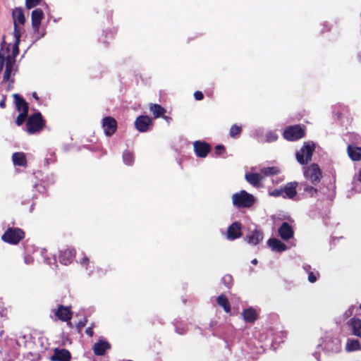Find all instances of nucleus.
Returning a JSON list of instances; mask_svg holds the SVG:
<instances>
[{"label":"nucleus","instance_id":"cd10ccee","mask_svg":"<svg viewBox=\"0 0 361 361\" xmlns=\"http://www.w3.org/2000/svg\"><path fill=\"white\" fill-rule=\"evenodd\" d=\"M102 126L106 135L111 136L113 134V118L111 117L104 118Z\"/></svg>","mask_w":361,"mask_h":361},{"label":"nucleus","instance_id":"79ce46f5","mask_svg":"<svg viewBox=\"0 0 361 361\" xmlns=\"http://www.w3.org/2000/svg\"><path fill=\"white\" fill-rule=\"evenodd\" d=\"M86 323H87V319H84V320L80 321L78 323L77 328L79 331L86 325Z\"/></svg>","mask_w":361,"mask_h":361},{"label":"nucleus","instance_id":"412c9836","mask_svg":"<svg viewBox=\"0 0 361 361\" xmlns=\"http://www.w3.org/2000/svg\"><path fill=\"white\" fill-rule=\"evenodd\" d=\"M15 60L10 56H8L6 60V68L3 76V82L9 80L11 73L13 69Z\"/></svg>","mask_w":361,"mask_h":361},{"label":"nucleus","instance_id":"37998d69","mask_svg":"<svg viewBox=\"0 0 361 361\" xmlns=\"http://www.w3.org/2000/svg\"><path fill=\"white\" fill-rule=\"evenodd\" d=\"M18 44L19 43H17V41L16 40L15 44L13 46V51L14 57L18 54Z\"/></svg>","mask_w":361,"mask_h":361},{"label":"nucleus","instance_id":"f03ea898","mask_svg":"<svg viewBox=\"0 0 361 361\" xmlns=\"http://www.w3.org/2000/svg\"><path fill=\"white\" fill-rule=\"evenodd\" d=\"M283 137L288 141H295L305 135V129L300 125L288 126L283 131Z\"/></svg>","mask_w":361,"mask_h":361},{"label":"nucleus","instance_id":"39448f33","mask_svg":"<svg viewBox=\"0 0 361 361\" xmlns=\"http://www.w3.org/2000/svg\"><path fill=\"white\" fill-rule=\"evenodd\" d=\"M13 18L14 21V37L16 38L17 43L20 42V28L18 25H24L25 22V16L20 8H16L13 11Z\"/></svg>","mask_w":361,"mask_h":361},{"label":"nucleus","instance_id":"72a5a7b5","mask_svg":"<svg viewBox=\"0 0 361 361\" xmlns=\"http://www.w3.org/2000/svg\"><path fill=\"white\" fill-rule=\"evenodd\" d=\"M242 132V127L237 125L231 126L229 130V135L232 138H238Z\"/></svg>","mask_w":361,"mask_h":361},{"label":"nucleus","instance_id":"4be33fe9","mask_svg":"<svg viewBox=\"0 0 361 361\" xmlns=\"http://www.w3.org/2000/svg\"><path fill=\"white\" fill-rule=\"evenodd\" d=\"M243 319L247 323H254L257 319V314L254 308H247L243 311Z\"/></svg>","mask_w":361,"mask_h":361},{"label":"nucleus","instance_id":"49530a36","mask_svg":"<svg viewBox=\"0 0 361 361\" xmlns=\"http://www.w3.org/2000/svg\"><path fill=\"white\" fill-rule=\"evenodd\" d=\"M4 63V56L0 55V71L2 70Z\"/></svg>","mask_w":361,"mask_h":361},{"label":"nucleus","instance_id":"0eeeda50","mask_svg":"<svg viewBox=\"0 0 361 361\" xmlns=\"http://www.w3.org/2000/svg\"><path fill=\"white\" fill-rule=\"evenodd\" d=\"M24 237L23 231L20 228H9L2 235V240L12 244H17Z\"/></svg>","mask_w":361,"mask_h":361},{"label":"nucleus","instance_id":"c03bdc74","mask_svg":"<svg viewBox=\"0 0 361 361\" xmlns=\"http://www.w3.org/2000/svg\"><path fill=\"white\" fill-rule=\"evenodd\" d=\"M92 328L93 326H90V327H88L86 331H85V333L87 334V335H88L89 336H92L93 335V330H92Z\"/></svg>","mask_w":361,"mask_h":361},{"label":"nucleus","instance_id":"bb28decb","mask_svg":"<svg viewBox=\"0 0 361 361\" xmlns=\"http://www.w3.org/2000/svg\"><path fill=\"white\" fill-rule=\"evenodd\" d=\"M216 302L219 306L223 307L224 310L226 313L231 312V305L227 297L225 295L221 294L219 295L216 298Z\"/></svg>","mask_w":361,"mask_h":361},{"label":"nucleus","instance_id":"2f4dec72","mask_svg":"<svg viewBox=\"0 0 361 361\" xmlns=\"http://www.w3.org/2000/svg\"><path fill=\"white\" fill-rule=\"evenodd\" d=\"M123 160L125 164L132 166L135 161L134 153L129 150H125L123 153Z\"/></svg>","mask_w":361,"mask_h":361},{"label":"nucleus","instance_id":"6ab92c4d","mask_svg":"<svg viewBox=\"0 0 361 361\" xmlns=\"http://www.w3.org/2000/svg\"><path fill=\"white\" fill-rule=\"evenodd\" d=\"M245 180L252 185L255 188H259L261 186L260 182L263 177L257 173H246L245 176Z\"/></svg>","mask_w":361,"mask_h":361},{"label":"nucleus","instance_id":"4d7b16f0","mask_svg":"<svg viewBox=\"0 0 361 361\" xmlns=\"http://www.w3.org/2000/svg\"><path fill=\"white\" fill-rule=\"evenodd\" d=\"M360 310H361V304H360Z\"/></svg>","mask_w":361,"mask_h":361},{"label":"nucleus","instance_id":"7ed1b4c3","mask_svg":"<svg viewBox=\"0 0 361 361\" xmlns=\"http://www.w3.org/2000/svg\"><path fill=\"white\" fill-rule=\"evenodd\" d=\"M315 145L313 142H307L296 153V159L298 163L302 165L308 164L311 159L314 150Z\"/></svg>","mask_w":361,"mask_h":361},{"label":"nucleus","instance_id":"aec40b11","mask_svg":"<svg viewBox=\"0 0 361 361\" xmlns=\"http://www.w3.org/2000/svg\"><path fill=\"white\" fill-rule=\"evenodd\" d=\"M111 345L104 341H99L93 345V351L97 355H103L105 351L110 349Z\"/></svg>","mask_w":361,"mask_h":361},{"label":"nucleus","instance_id":"4c0bfd02","mask_svg":"<svg viewBox=\"0 0 361 361\" xmlns=\"http://www.w3.org/2000/svg\"><path fill=\"white\" fill-rule=\"evenodd\" d=\"M27 112H21L20 113V114L18 116V117L16 118V123L18 126H21L23 122L25 121V119L27 116Z\"/></svg>","mask_w":361,"mask_h":361},{"label":"nucleus","instance_id":"a18cd8bd","mask_svg":"<svg viewBox=\"0 0 361 361\" xmlns=\"http://www.w3.org/2000/svg\"><path fill=\"white\" fill-rule=\"evenodd\" d=\"M6 106V96H2V99L0 101V107L4 108Z\"/></svg>","mask_w":361,"mask_h":361},{"label":"nucleus","instance_id":"ddd939ff","mask_svg":"<svg viewBox=\"0 0 361 361\" xmlns=\"http://www.w3.org/2000/svg\"><path fill=\"white\" fill-rule=\"evenodd\" d=\"M279 236L284 240H288L294 234L293 228L287 222H283L278 230Z\"/></svg>","mask_w":361,"mask_h":361},{"label":"nucleus","instance_id":"58836bf2","mask_svg":"<svg viewBox=\"0 0 361 361\" xmlns=\"http://www.w3.org/2000/svg\"><path fill=\"white\" fill-rule=\"evenodd\" d=\"M41 0H25V6L27 9H30L39 4Z\"/></svg>","mask_w":361,"mask_h":361},{"label":"nucleus","instance_id":"5fc2aeb1","mask_svg":"<svg viewBox=\"0 0 361 361\" xmlns=\"http://www.w3.org/2000/svg\"><path fill=\"white\" fill-rule=\"evenodd\" d=\"M178 333L179 334H183V333H182V330H180V331H178Z\"/></svg>","mask_w":361,"mask_h":361},{"label":"nucleus","instance_id":"6e6d98bb","mask_svg":"<svg viewBox=\"0 0 361 361\" xmlns=\"http://www.w3.org/2000/svg\"><path fill=\"white\" fill-rule=\"evenodd\" d=\"M178 333L179 334H183V333H182V330H180V331H178Z\"/></svg>","mask_w":361,"mask_h":361},{"label":"nucleus","instance_id":"e433bc0d","mask_svg":"<svg viewBox=\"0 0 361 361\" xmlns=\"http://www.w3.org/2000/svg\"><path fill=\"white\" fill-rule=\"evenodd\" d=\"M269 195L272 197H278L280 196L283 197V187L280 188H276L272 190H269Z\"/></svg>","mask_w":361,"mask_h":361},{"label":"nucleus","instance_id":"a878e982","mask_svg":"<svg viewBox=\"0 0 361 361\" xmlns=\"http://www.w3.org/2000/svg\"><path fill=\"white\" fill-rule=\"evenodd\" d=\"M350 324L353 329V334L357 337H361V319L353 317L350 320Z\"/></svg>","mask_w":361,"mask_h":361},{"label":"nucleus","instance_id":"ea45409f","mask_svg":"<svg viewBox=\"0 0 361 361\" xmlns=\"http://www.w3.org/2000/svg\"><path fill=\"white\" fill-rule=\"evenodd\" d=\"M225 152H226V148L224 145H217L215 147V153L216 155L220 156V155L223 154L224 153H225Z\"/></svg>","mask_w":361,"mask_h":361},{"label":"nucleus","instance_id":"864d4df0","mask_svg":"<svg viewBox=\"0 0 361 361\" xmlns=\"http://www.w3.org/2000/svg\"><path fill=\"white\" fill-rule=\"evenodd\" d=\"M114 132H115L116 130V127H117L116 121L115 119H114Z\"/></svg>","mask_w":361,"mask_h":361},{"label":"nucleus","instance_id":"4468645a","mask_svg":"<svg viewBox=\"0 0 361 361\" xmlns=\"http://www.w3.org/2000/svg\"><path fill=\"white\" fill-rule=\"evenodd\" d=\"M32 26L35 32H38L41 21L44 18V13L41 8L35 9L32 12Z\"/></svg>","mask_w":361,"mask_h":361},{"label":"nucleus","instance_id":"3c124183","mask_svg":"<svg viewBox=\"0 0 361 361\" xmlns=\"http://www.w3.org/2000/svg\"><path fill=\"white\" fill-rule=\"evenodd\" d=\"M358 180L361 183V168H360V170L359 174H358Z\"/></svg>","mask_w":361,"mask_h":361},{"label":"nucleus","instance_id":"c756f323","mask_svg":"<svg viewBox=\"0 0 361 361\" xmlns=\"http://www.w3.org/2000/svg\"><path fill=\"white\" fill-rule=\"evenodd\" d=\"M280 169L277 166H269L261 169L260 172L264 176H274L280 173Z\"/></svg>","mask_w":361,"mask_h":361},{"label":"nucleus","instance_id":"8fccbe9b","mask_svg":"<svg viewBox=\"0 0 361 361\" xmlns=\"http://www.w3.org/2000/svg\"><path fill=\"white\" fill-rule=\"evenodd\" d=\"M32 96H33V97H34L36 100H38V99H39V97H37V93H36V92H34V93L32 94Z\"/></svg>","mask_w":361,"mask_h":361},{"label":"nucleus","instance_id":"a19ab883","mask_svg":"<svg viewBox=\"0 0 361 361\" xmlns=\"http://www.w3.org/2000/svg\"><path fill=\"white\" fill-rule=\"evenodd\" d=\"M194 97L196 100L200 101L203 99L204 94L201 91H195L194 92Z\"/></svg>","mask_w":361,"mask_h":361},{"label":"nucleus","instance_id":"393cba45","mask_svg":"<svg viewBox=\"0 0 361 361\" xmlns=\"http://www.w3.org/2000/svg\"><path fill=\"white\" fill-rule=\"evenodd\" d=\"M13 97L15 99V103L18 111L20 113L24 111L28 112V106L25 101L18 94H14Z\"/></svg>","mask_w":361,"mask_h":361},{"label":"nucleus","instance_id":"f257e3e1","mask_svg":"<svg viewBox=\"0 0 361 361\" xmlns=\"http://www.w3.org/2000/svg\"><path fill=\"white\" fill-rule=\"evenodd\" d=\"M255 201L254 196L243 190L232 195L233 204L237 208H249L253 205Z\"/></svg>","mask_w":361,"mask_h":361},{"label":"nucleus","instance_id":"a211bd4d","mask_svg":"<svg viewBox=\"0 0 361 361\" xmlns=\"http://www.w3.org/2000/svg\"><path fill=\"white\" fill-rule=\"evenodd\" d=\"M75 255V251L72 249L67 248L60 252L59 260L63 264L67 265L72 261Z\"/></svg>","mask_w":361,"mask_h":361},{"label":"nucleus","instance_id":"f704fd0d","mask_svg":"<svg viewBox=\"0 0 361 361\" xmlns=\"http://www.w3.org/2000/svg\"><path fill=\"white\" fill-rule=\"evenodd\" d=\"M303 269L308 273V281L310 283L316 282L317 276L314 272L310 271L311 269V266L306 264L303 267Z\"/></svg>","mask_w":361,"mask_h":361},{"label":"nucleus","instance_id":"423d86ee","mask_svg":"<svg viewBox=\"0 0 361 361\" xmlns=\"http://www.w3.org/2000/svg\"><path fill=\"white\" fill-rule=\"evenodd\" d=\"M27 132L34 133L40 130L44 126V120L40 113H36L28 118L27 121Z\"/></svg>","mask_w":361,"mask_h":361},{"label":"nucleus","instance_id":"09e8293b","mask_svg":"<svg viewBox=\"0 0 361 361\" xmlns=\"http://www.w3.org/2000/svg\"><path fill=\"white\" fill-rule=\"evenodd\" d=\"M89 262V259L87 257H83L82 259L80 261V263L83 264L87 263Z\"/></svg>","mask_w":361,"mask_h":361},{"label":"nucleus","instance_id":"2eb2a0df","mask_svg":"<svg viewBox=\"0 0 361 361\" xmlns=\"http://www.w3.org/2000/svg\"><path fill=\"white\" fill-rule=\"evenodd\" d=\"M347 153L351 160L358 161L361 160V147L355 145H348L347 147Z\"/></svg>","mask_w":361,"mask_h":361},{"label":"nucleus","instance_id":"20e7f679","mask_svg":"<svg viewBox=\"0 0 361 361\" xmlns=\"http://www.w3.org/2000/svg\"><path fill=\"white\" fill-rule=\"evenodd\" d=\"M304 176L313 185H317L322 178V173L317 164H312L305 169Z\"/></svg>","mask_w":361,"mask_h":361},{"label":"nucleus","instance_id":"7c9ffc66","mask_svg":"<svg viewBox=\"0 0 361 361\" xmlns=\"http://www.w3.org/2000/svg\"><path fill=\"white\" fill-rule=\"evenodd\" d=\"M300 185L303 188V190L306 192L309 197H313L317 196L318 190L313 186L310 185L307 183H301Z\"/></svg>","mask_w":361,"mask_h":361},{"label":"nucleus","instance_id":"5701e85b","mask_svg":"<svg viewBox=\"0 0 361 361\" xmlns=\"http://www.w3.org/2000/svg\"><path fill=\"white\" fill-rule=\"evenodd\" d=\"M71 354L65 349L56 350L54 354L51 357L52 360L56 361H70Z\"/></svg>","mask_w":361,"mask_h":361},{"label":"nucleus","instance_id":"473e14b6","mask_svg":"<svg viewBox=\"0 0 361 361\" xmlns=\"http://www.w3.org/2000/svg\"><path fill=\"white\" fill-rule=\"evenodd\" d=\"M360 348V344L358 340L349 339L347 341L346 349L348 351H355Z\"/></svg>","mask_w":361,"mask_h":361},{"label":"nucleus","instance_id":"6e6552de","mask_svg":"<svg viewBox=\"0 0 361 361\" xmlns=\"http://www.w3.org/2000/svg\"><path fill=\"white\" fill-rule=\"evenodd\" d=\"M153 126L152 119L148 116L141 115L135 121V127L140 133H145Z\"/></svg>","mask_w":361,"mask_h":361},{"label":"nucleus","instance_id":"de8ad7c7","mask_svg":"<svg viewBox=\"0 0 361 361\" xmlns=\"http://www.w3.org/2000/svg\"><path fill=\"white\" fill-rule=\"evenodd\" d=\"M161 117L163 118L167 123H170L172 121L171 117L165 116L164 114L163 116H161Z\"/></svg>","mask_w":361,"mask_h":361},{"label":"nucleus","instance_id":"f8f14e48","mask_svg":"<svg viewBox=\"0 0 361 361\" xmlns=\"http://www.w3.org/2000/svg\"><path fill=\"white\" fill-rule=\"evenodd\" d=\"M299 183L297 181L288 182L283 187V198L293 199L297 195V188Z\"/></svg>","mask_w":361,"mask_h":361},{"label":"nucleus","instance_id":"f3484780","mask_svg":"<svg viewBox=\"0 0 361 361\" xmlns=\"http://www.w3.org/2000/svg\"><path fill=\"white\" fill-rule=\"evenodd\" d=\"M268 245L271 248L272 250L276 252H283L287 250V246L285 243L281 242L280 240L272 238L268 240Z\"/></svg>","mask_w":361,"mask_h":361},{"label":"nucleus","instance_id":"dca6fc26","mask_svg":"<svg viewBox=\"0 0 361 361\" xmlns=\"http://www.w3.org/2000/svg\"><path fill=\"white\" fill-rule=\"evenodd\" d=\"M245 240L247 243L256 245L263 240V233L261 231L255 229L250 235L245 237Z\"/></svg>","mask_w":361,"mask_h":361},{"label":"nucleus","instance_id":"9d476101","mask_svg":"<svg viewBox=\"0 0 361 361\" xmlns=\"http://www.w3.org/2000/svg\"><path fill=\"white\" fill-rule=\"evenodd\" d=\"M242 224L235 221L227 228V238L230 240H235L242 235Z\"/></svg>","mask_w":361,"mask_h":361},{"label":"nucleus","instance_id":"b1692460","mask_svg":"<svg viewBox=\"0 0 361 361\" xmlns=\"http://www.w3.org/2000/svg\"><path fill=\"white\" fill-rule=\"evenodd\" d=\"M149 111L153 114L154 118H160L166 114L165 108L158 104H151L149 105Z\"/></svg>","mask_w":361,"mask_h":361},{"label":"nucleus","instance_id":"c9c22d12","mask_svg":"<svg viewBox=\"0 0 361 361\" xmlns=\"http://www.w3.org/2000/svg\"><path fill=\"white\" fill-rule=\"evenodd\" d=\"M221 281L226 288H230L233 284V277L230 274H226L222 277Z\"/></svg>","mask_w":361,"mask_h":361},{"label":"nucleus","instance_id":"c85d7f7f","mask_svg":"<svg viewBox=\"0 0 361 361\" xmlns=\"http://www.w3.org/2000/svg\"><path fill=\"white\" fill-rule=\"evenodd\" d=\"M12 159L15 165L26 166L25 155L23 152H15L12 156Z\"/></svg>","mask_w":361,"mask_h":361},{"label":"nucleus","instance_id":"9b49d317","mask_svg":"<svg viewBox=\"0 0 361 361\" xmlns=\"http://www.w3.org/2000/svg\"><path fill=\"white\" fill-rule=\"evenodd\" d=\"M55 315L61 321L68 322V325L71 327L72 324L70 322L72 317V313L68 307L59 305L57 310H54Z\"/></svg>","mask_w":361,"mask_h":361},{"label":"nucleus","instance_id":"603ef678","mask_svg":"<svg viewBox=\"0 0 361 361\" xmlns=\"http://www.w3.org/2000/svg\"><path fill=\"white\" fill-rule=\"evenodd\" d=\"M252 263L253 264H257V259H252Z\"/></svg>","mask_w":361,"mask_h":361},{"label":"nucleus","instance_id":"1a4fd4ad","mask_svg":"<svg viewBox=\"0 0 361 361\" xmlns=\"http://www.w3.org/2000/svg\"><path fill=\"white\" fill-rule=\"evenodd\" d=\"M193 147L196 156L200 158H205L212 149L209 143L200 140L195 141Z\"/></svg>","mask_w":361,"mask_h":361}]
</instances>
